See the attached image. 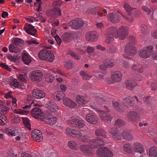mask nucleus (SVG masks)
<instances>
[{
	"instance_id": "obj_1",
	"label": "nucleus",
	"mask_w": 157,
	"mask_h": 157,
	"mask_svg": "<svg viewBox=\"0 0 157 157\" xmlns=\"http://www.w3.org/2000/svg\"><path fill=\"white\" fill-rule=\"evenodd\" d=\"M12 42L14 44H10L9 47V50L11 52L19 53L21 51V49L19 47L22 46L23 45V41L20 38H14Z\"/></svg>"
},
{
	"instance_id": "obj_2",
	"label": "nucleus",
	"mask_w": 157,
	"mask_h": 157,
	"mask_svg": "<svg viewBox=\"0 0 157 157\" xmlns=\"http://www.w3.org/2000/svg\"><path fill=\"white\" fill-rule=\"evenodd\" d=\"M124 51L125 53L123 54V56L128 59L131 58V57L134 56L137 52L135 47L131 43H129L126 45Z\"/></svg>"
},
{
	"instance_id": "obj_3",
	"label": "nucleus",
	"mask_w": 157,
	"mask_h": 157,
	"mask_svg": "<svg viewBox=\"0 0 157 157\" xmlns=\"http://www.w3.org/2000/svg\"><path fill=\"white\" fill-rule=\"evenodd\" d=\"M67 122L70 125L78 128H83L85 126L84 121L80 119L78 117L75 116L71 117L67 121Z\"/></svg>"
},
{
	"instance_id": "obj_4",
	"label": "nucleus",
	"mask_w": 157,
	"mask_h": 157,
	"mask_svg": "<svg viewBox=\"0 0 157 157\" xmlns=\"http://www.w3.org/2000/svg\"><path fill=\"white\" fill-rule=\"evenodd\" d=\"M39 57L41 59L52 62L54 59V56L52 52L50 51L43 50L38 54Z\"/></svg>"
},
{
	"instance_id": "obj_5",
	"label": "nucleus",
	"mask_w": 157,
	"mask_h": 157,
	"mask_svg": "<svg viewBox=\"0 0 157 157\" xmlns=\"http://www.w3.org/2000/svg\"><path fill=\"white\" fill-rule=\"evenodd\" d=\"M129 30L127 26H122L120 27L117 30V33L113 34L116 38H118L120 40L124 39L128 33Z\"/></svg>"
},
{
	"instance_id": "obj_6",
	"label": "nucleus",
	"mask_w": 157,
	"mask_h": 157,
	"mask_svg": "<svg viewBox=\"0 0 157 157\" xmlns=\"http://www.w3.org/2000/svg\"><path fill=\"white\" fill-rule=\"evenodd\" d=\"M94 109L95 111L99 113V116L102 121L106 122L111 121L112 117L109 114L97 108H94Z\"/></svg>"
},
{
	"instance_id": "obj_7",
	"label": "nucleus",
	"mask_w": 157,
	"mask_h": 157,
	"mask_svg": "<svg viewBox=\"0 0 157 157\" xmlns=\"http://www.w3.org/2000/svg\"><path fill=\"white\" fill-rule=\"evenodd\" d=\"M122 76V74L120 71H117L113 72L111 75L112 80L108 81L109 83L111 84L119 82L121 80Z\"/></svg>"
},
{
	"instance_id": "obj_8",
	"label": "nucleus",
	"mask_w": 157,
	"mask_h": 157,
	"mask_svg": "<svg viewBox=\"0 0 157 157\" xmlns=\"http://www.w3.org/2000/svg\"><path fill=\"white\" fill-rule=\"evenodd\" d=\"M99 35L95 31H91L87 32L86 34V39L88 41L94 42L97 41Z\"/></svg>"
},
{
	"instance_id": "obj_9",
	"label": "nucleus",
	"mask_w": 157,
	"mask_h": 157,
	"mask_svg": "<svg viewBox=\"0 0 157 157\" xmlns=\"http://www.w3.org/2000/svg\"><path fill=\"white\" fill-rule=\"evenodd\" d=\"M32 115L34 117L39 119H44V116L41 110L39 108H33L30 111Z\"/></svg>"
},
{
	"instance_id": "obj_10",
	"label": "nucleus",
	"mask_w": 157,
	"mask_h": 157,
	"mask_svg": "<svg viewBox=\"0 0 157 157\" xmlns=\"http://www.w3.org/2000/svg\"><path fill=\"white\" fill-rule=\"evenodd\" d=\"M24 29L26 33L35 37H37V31L35 27L32 25L26 23L24 26Z\"/></svg>"
},
{
	"instance_id": "obj_11",
	"label": "nucleus",
	"mask_w": 157,
	"mask_h": 157,
	"mask_svg": "<svg viewBox=\"0 0 157 157\" xmlns=\"http://www.w3.org/2000/svg\"><path fill=\"white\" fill-rule=\"evenodd\" d=\"M105 142L102 139L99 138L92 139L90 142V147L92 149H94L98 146L103 145Z\"/></svg>"
},
{
	"instance_id": "obj_12",
	"label": "nucleus",
	"mask_w": 157,
	"mask_h": 157,
	"mask_svg": "<svg viewBox=\"0 0 157 157\" xmlns=\"http://www.w3.org/2000/svg\"><path fill=\"white\" fill-rule=\"evenodd\" d=\"M67 134L69 136L75 138L81 137L82 133L77 129H72L69 128H67L66 130Z\"/></svg>"
},
{
	"instance_id": "obj_13",
	"label": "nucleus",
	"mask_w": 157,
	"mask_h": 157,
	"mask_svg": "<svg viewBox=\"0 0 157 157\" xmlns=\"http://www.w3.org/2000/svg\"><path fill=\"white\" fill-rule=\"evenodd\" d=\"M83 22L80 19L72 20L68 23V25L73 29H78L81 27Z\"/></svg>"
},
{
	"instance_id": "obj_14",
	"label": "nucleus",
	"mask_w": 157,
	"mask_h": 157,
	"mask_svg": "<svg viewBox=\"0 0 157 157\" xmlns=\"http://www.w3.org/2000/svg\"><path fill=\"white\" fill-rule=\"evenodd\" d=\"M32 137L34 140L37 142H40L42 140L43 136L42 133L38 130L34 129L32 133Z\"/></svg>"
},
{
	"instance_id": "obj_15",
	"label": "nucleus",
	"mask_w": 157,
	"mask_h": 157,
	"mask_svg": "<svg viewBox=\"0 0 157 157\" xmlns=\"http://www.w3.org/2000/svg\"><path fill=\"white\" fill-rule=\"evenodd\" d=\"M122 103L125 107L130 108L134 105L135 102L133 98L130 96H128L123 100Z\"/></svg>"
},
{
	"instance_id": "obj_16",
	"label": "nucleus",
	"mask_w": 157,
	"mask_h": 157,
	"mask_svg": "<svg viewBox=\"0 0 157 157\" xmlns=\"http://www.w3.org/2000/svg\"><path fill=\"white\" fill-rule=\"evenodd\" d=\"M86 121L89 123L95 124L98 122V118L96 115L93 113H88L86 116Z\"/></svg>"
},
{
	"instance_id": "obj_17",
	"label": "nucleus",
	"mask_w": 157,
	"mask_h": 157,
	"mask_svg": "<svg viewBox=\"0 0 157 157\" xmlns=\"http://www.w3.org/2000/svg\"><path fill=\"white\" fill-rule=\"evenodd\" d=\"M43 76L41 72L38 71H33L31 72L30 76V79L33 81H39Z\"/></svg>"
},
{
	"instance_id": "obj_18",
	"label": "nucleus",
	"mask_w": 157,
	"mask_h": 157,
	"mask_svg": "<svg viewBox=\"0 0 157 157\" xmlns=\"http://www.w3.org/2000/svg\"><path fill=\"white\" fill-rule=\"evenodd\" d=\"M127 117L128 121L132 122H136L138 119L137 113L134 111L128 112L127 115Z\"/></svg>"
},
{
	"instance_id": "obj_19",
	"label": "nucleus",
	"mask_w": 157,
	"mask_h": 157,
	"mask_svg": "<svg viewBox=\"0 0 157 157\" xmlns=\"http://www.w3.org/2000/svg\"><path fill=\"white\" fill-rule=\"evenodd\" d=\"M47 117L45 118L46 122L50 124H55L57 121V118L53 117L52 113L50 112H48L47 113Z\"/></svg>"
},
{
	"instance_id": "obj_20",
	"label": "nucleus",
	"mask_w": 157,
	"mask_h": 157,
	"mask_svg": "<svg viewBox=\"0 0 157 157\" xmlns=\"http://www.w3.org/2000/svg\"><path fill=\"white\" fill-rule=\"evenodd\" d=\"M108 18L113 23H117L120 20V16L117 13H111L108 14Z\"/></svg>"
},
{
	"instance_id": "obj_21",
	"label": "nucleus",
	"mask_w": 157,
	"mask_h": 157,
	"mask_svg": "<svg viewBox=\"0 0 157 157\" xmlns=\"http://www.w3.org/2000/svg\"><path fill=\"white\" fill-rule=\"evenodd\" d=\"M32 93L33 96L37 99L43 98L45 96V94L43 91L38 89L34 90Z\"/></svg>"
},
{
	"instance_id": "obj_22",
	"label": "nucleus",
	"mask_w": 157,
	"mask_h": 157,
	"mask_svg": "<svg viewBox=\"0 0 157 157\" xmlns=\"http://www.w3.org/2000/svg\"><path fill=\"white\" fill-rule=\"evenodd\" d=\"M63 103L67 107L71 108H74L77 105L76 103L67 98L63 99Z\"/></svg>"
},
{
	"instance_id": "obj_23",
	"label": "nucleus",
	"mask_w": 157,
	"mask_h": 157,
	"mask_svg": "<svg viewBox=\"0 0 157 157\" xmlns=\"http://www.w3.org/2000/svg\"><path fill=\"white\" fill-rule=\"evenodd\" d=\"M114 66V60L112 59L106 60L103 65H101L99 68L101 69H106L107 68L112 67Z\"/></svg>"
},
{
	"instance_id": "obj_24",
	"label": "nucleus",
	"mask_w": 157,
	"mask_h": 157,
	"mask_svg": "<svg viewBox=\"0 0 157 157\" xmlns=\"http://www.w3.org/2000/svg\"><path fill=\"white\" fill-rule=\"evenodd\" d=\"M46 106L48 109L54 112L57 111L58 109L56 104L51 101H48L46 105Z\"/></svg>"
},
{
	"instance_id": "obj_25",
	"label": "nucleus",
	"mask_w": 157,
	"mask_h": 157,
	"mask_svg": "<svg viewBox=\"0 0 157 157\" xmlns=\"http://www.w3.org/2000/svg\"><path fill=\"white\" fill-rule=\"evenodd\" d=\"M133 150L136 152L142 154L144 151L143 146L139 143H135L134 144Z\"/></svg>"
},
{
	"instance_id": "obj_26",
	"label": "nucleus",
	"mask_w": 157,
	"mask_h": 157,
	"mask_svg": "<svg viewBox=\"0 0 157 157\" xmlns=\"http://www.w3.org/2000/svg\"><path fill=\"white\" fill-rule=\"evenodd\" d=\"M121 135L123 138L128 140H132L133 139V135L131 133L130 130H124L122 131Z\"/></svg>"
},
{
	"instance_id": "obj_27",
	"label": "nucleus",
	"mask_w": 157,
	"mask_h": 157,
	"mask_svg": "<svg viewBox=\"0 0 157 157\" xmlns=\"http://www.w3.org/2000/svg\"><path fill=\"white\" fill-rule=\"evenodd\" d=\"M80 151L83 153L88 155H90L92 153L91 149L90 147V145H82L80 146L79 147Z\"/></svg>"
},
{
	"instance_id": "obj_28",
	"label": "nucleus",
	"mask_w": 157,
	"mask_h": 157,
	"mask_svg": "<svg viewBox=\"0 0 157 157\" xmlns=\"http://www.w3.org/2000/svg\"><path fill=\"white\" fill-rule=\"evenodd\" d=\"M9 83L11 87L13 89L21 88L20 84L17 79H11L10 80Z\"/></svg>"
},
{
	"instance_id": "obj_29",
	"label": "nucleus",
	"mask_w": 157,
	"mask_h": 157,
	"mask_svg": "<svg viewBox=\"0 0 157 157\" xmlns=\"http://www.w3.org/2000/svg\"><path fill=\"white\" fill-rule=\"evenodd\" d=\"M77 102L81 105H84L87 103L88 100L86 96L78 95L76 97Z\"/></svg>"
},
{
	"instance_id": "obj_30",
	"label": "nucleus",
	"mask_w": 157,
	"mask_h": 157,
	"mask_svg": "<svg viewBox=\"0 0 157 157\" xmlns=\"http://www.w3.org/2000/svg\"><path fill=\"white\" fill-rule=\"evenodd\" d=\"M53 5L54 10L52 12V14L55 17H57L59 15V1H54Z\"/></svg>"
},
{
	"instance_id": "obj_31",
	"label": "nucleus",
	"mask_w": 157,
	"mask_h": 157,
	"mask_svg": "<svg viewBox=\"0 0 157 157\" xmlns=\"http://www.w3.org/2000/svg\"><path fill=\"white\" fill-rule=\"evenodd\" d=\"M139 55L143 58L147 59L149 58L151 56L150 52L147 51L146 49H141L139 53Z\"/></svg>"
},
{
	"instance_id": "obj_32",
	"label": "nucleus",
	"mask_w": 157,
	"mask_h": 157,
	"mask_svg": "<svg viewBox=\"0 0 157 157\" xmlns=\"http://www.w3.org/2000/svg\"><path fill=\"white\" fill-rule=\"evenodd\" d=\"M8 134L10 136H14L18 132V130L14 126H11L8 128Z\"/></svg>"
},
{
	"instance_id": "obj_33",
	"label": "nucleus",
	"mask_w": 157,
	"mask_h": 157,
	"mask_svg": "<svg viewBox=\"0 0 157 157\" xmlns=\"http://www.w3.org/2000/svg\"><path fill=\"white\" fill-rule=\"evenodd\" d=\"M95 134L97 136H101L104 138H107V135L105 130L100 128L96 129L95 132Z\"/></svg>"
},
{
	"instance_id": "obj_34",
	"label": "nucleus",
	"mask_w": 157,
	"mask_h": 157,
	"mask_svg": "<svg viewBox=\"0 0 157 157\" xmlns=\"http://www.w3.org/2000/svg\"><path fill=\"white\" fill-rule=\"evenodd\" d=\"M22 59L24 63L26 65H29L32 60L31 56L29 54L26 53L23 54Z\"/></svg>"
},
{
	"instance_id": "obj_35",
	"label": "nucleus",
	"mask_w": 157,
	"mask_h": 157,
	"mask_svg": "<svg viewBox=\"0 0 157 157\" xmlns=\"http://www.w3.org/2000/svg\"><path fill=\"white\" fill-rule=\"evenodd\" d=\"M126 86L129 90L132 89L134 87L137 85L136 82L130 80H128L125 82Z\"/></svg>"
},
{
	"instance_id": "obj_36",
	"label": "nucleus",
	"mask_w": 157,
	"mask_h": 157,
	"mask_svg": "<svg viewBox=\"0 0 157 157\" xmlns=\"http://www.w3.org/2000/svg\"><path fill=\"white\" fill-rule=\"evenodd\" d=\"M69 147L71 149L75 151L78 150V146L76 142L73 140H70L68 142Z\"/></svg>"
},
{
	"instance_id": "obj_37",
	"label": "nucleus",
	"mask_w": 157,
	"mask_h": 157,
	"mask_svg": "<svg viewBox=\"0 0 157 157\" xmlns=\"http://www.w3.org/2000/svg\"><path fill=\"white\" fill-rule=\"evenodd\" d=\"M149 154L150 156L151 157H156L157 156V147H150Z\"/></svg>"
},
{
	"instance_id": "obj_38",
	"label": "nucleus",
	"mask_w": 157,
	"mask_h": 157,
	"mask_svg": "<svg viewBox=\"0 0 157 157\" xmlns=\"http://www.w3.org/2000/svg\"><path fill=\"white\" fill-rule=\"evenodd\" d=\"M22 70H20V73L19 74H17V76L18 79L23 81L25 82L26 81V79L25 78V76L26 74V71L23 72Z\"/></svg>"
},
{
	"instance_id": "obj_39",
	"label": "nucleus",
	"mask_w": 157,
	"mask_h": 157,
	"mask_svg": "<svg viewBox=\"0 0 157 157\" xmlns=\"http://www.w3.org/2000/svg\"><path fill=\"white\" fill-rule=\"evenodd\" d=\"M72 34L69 33H64L62 35V40L65 42H67L70 40L72 38Z\"/></svg>"
},
{
	"instance_id": "obj_40",
	"label": "nucleus",
	"mask_w": 157,
	"mask_h": 157,
	"mask_svg": "<svg viewBox=\"0 0 157 157\" xmlns=\"http://www.w3.org/2000/svg\"><path fill=\"white\" fill-rule=\"evenodd\" d=\"M80 74L84 80H88L92 77V75H89L86 71H81Z\"/></svg>"
},
{
	"instance_id": "obj_41",
	"label": "nucleus",
	"mask_w": 157,
	"mask_h": 157,
	"mask_svg": "<svg viewBox=\"0 0 157 157\" xmlns=\"http://www.w3.org/2000/svg\"><path fill=\"white\" fill-rule=\"evenodd\" d=\"M123 149L128 153H130L132 152V147L130 144H125L123 145Z\"/></svg>"
},
{
	"instance_id": "obj_42",
	"label": "nucleus",
	"mask_w": 157,
	"mask_h": 157,
	"mask_svg": "<svg viewBox=\"0 0 157 157\" xmlns=\"http://www.w3.org/2000/svg\"><path fill=\"white\" fill-rule=\"evenodd\" d=\"M18 54L16 53V54L12 55L11 54H8L6 56V58L10 61L14 62L18 60Z\"/></svg>"
},
{
	"instance_id": "obj_43",
	"label": "nucleus",
	"mask_w": 157,
	"mask_h": 157,
	"mask_svg": "<svg viewBox=\"0 0 157 157\" xmlns=\"http://www.w3.org/2000/svg\"><path fill=\"white\" fill-rule=\"evenodd\" d=\"M117 30L115 27H111L108 28L107 30V33L108 35L113 36V34L117 33Z\"/></svg>"
},
{
	"instance_id": "obj_44",
	"label": "nucleus",
	"mask_w": 157,
	"mask_h": 157,
	"mask_svg": "<svg viewBox=\"0 0 157 157\" xmlns=\"http://www.w3.org/2000/svg\"><path fill=\"white\" fill-rule=\"evenodd\" d=\"M67 53L68 54L70 55L74 59L78 60L80 59L81 57L80 56L78 53H75L72 50H69Z\"/></svg>"
},
{
	"instance_id": "obj_45",
	"label": "nucleus",
	"mask_w": 157,
	"mask_h": 157,
	"mask_svg": "<svg viewBox=\"0 0 157 157\" xmlns=\"http://www.w3.org/2000/svg\"><path fill=\"white\" fill-rule=\"evenodd\" d=\"M104 149H105V147H103L98 148L96 152V155L99 157H104V155L103 154V151L105 150Z\"/></svg>"
},
{
	"instance_id": "obj_46",
	"label": "nucleus",
	"mask_w": 157,
	"mask_h": 157,
	"mask_svg": "<svg viewBox=\"0 0 157 157\" xmlns=\"http://www.w3.org/2000/svg\"><path fill=\"white\" fill-rule=\"evenodd\" d=\"M113 106H114V108L119 112H122L124 110V109L122 106L119 104V103L117 102H116L114 103Z\"/></svg>"
},
{
	"instance_id": "obj_47",
	"label": "nucleus",
	"mask_w": 157,
	"mask_h": 157,
	"mask_svg": "<svg viewBox=\"0 0 157 157\" xmlns=\"http://www.w3.org/2000/svg\"><path fill=\"white\" fill-rule=\"evenodd\" d=\"M22 120L24 124L29 129H30V124L29 122V120L27 117H22Z\"/></svg>"
},
{
	"instance_id": "obj_48",
	"label": "nucleus",
	"mask_w": 157,
	"mask_h": 157,
	"mask_svg": "<svg viewBox=\"0 0 157 157\" xmlns=\"http://www.w3.org/2000/svg\"><path fill=\"white\" fill-rule=\"evenodd\" d=\"M132 69L139 73H141L142 71L143 67L142 65H134L132 67Z\"/></svg>"
},
{
	"instance_id": "obj_49",
	"label": "nucleus",
	"mask_w": 157,
	"mask_h": 157,
	"mask_svg": "<svg viewBox=\"0 0 157 157\" xmlns=\"http://www.w3.org/2000/svg\"><path fill=\"white\" fill-rule=\"evenodd\" d=\"M10 108L6 106L3 105L0 108V113L3 114H6L9 110Z\"/></svg>"
},
{
	"instance_id": "obj_50",
	"label": "nucleus",
	"mask_w": 157,
	"mask_h": 157,
	"mask_svg": "<svg viewBox=\"0 0 157 157\" xmlns=\"http://www.w3.org/2000/svg\"><path fill=\"white\" fill-rule=\"evenodd\" d=\"M8 121V120L7 119L6 117L5 116H1L0 117V125H3Z\"/></svg>"
},
{
	"instance_id": "obj_51",
	"label": "nucleus",
	"mask_w": 157,
	"mask_h": 157,
	"mask_svg": "<svg viewBox=\"0 0 157 157\" xmlns=\"http://www.w3.org/2000/svg\"><path fill=\"white\" fill-rule=\"evenodd\" d=\"M112 137L116 140H120L121 139V136L118 130L112 135Z\"/></svg>"
},
{
	"instance_id": "obj_52",
	"label": "nucleus",
	"mask_w": 157,
	"mask_h": 157,
	"mask_svg": "<svg viewBox=\"0 0 157 157\" xmlns=\"http://www.w3.org/2000/svg\"><path fill=\"white\" fill-rule=\"evenodd\" d=\"M13 112L16 113L24 115L27 114L28 111L27 110H24L21 109H14Z\"/></svg>"
},
{
	"instance_id": "obj_53",
	"label": "nucleus",
	"mask_w": 157,
	"mask_h": 157,
	"mask_svg": "<svg viewBox=\"0 0 157 157\" xmlns=\"http://www.w3.org/2000/svg\"><path fill=\"white\" fill-rule=\"evenodd\" d=\"M55 76H52V75L50 76H49L48 78H47L46 79V81L47 82H53V79L56 78V80H57L58 82H59V78L58 76L56 75L55 76Z\"/></svg>"
},
{
	"instance_id": "obj_54",
	"label": "nucleus",
	"mask_w": 157,
	"mask_h": 157,
	"mask_svg": "<svg viewBox=\"0 0 157 157\" xmlns=\"http://www.w3.org/2000/svg\"><path fill=\"white\" fill-rule=\"evenodd\" d=\"M98 10V8L97 7H94L93 8H90L87 9L86 12L88 13H90L93 14H96V12Z\"/></svg>"
},
{
	"instance_id": "obj_55",
	"label": "nucleus",
	"mask_w": 157,
	"mask_h": 157,
	"mask_svg": "<svg viewBox=\"0 0 157 157\" xmlns=\"http://www.w3.org/2000/svg\"><path fill=\"white\" fill-rule=\"evenodd\" d=\"M124 7L126 11L128 13L129 15H130L131 11L133 9L131 7L128 3H125Z\"/></svg>"
},
{
	"instance_id": "obj_56",
	"label": "nucleus",
	"mask_w": 157,
	"mask_h": 157,
	"mask_svg": "<svg viewBox=\"0 0 157 157\" xmlns=\"http://www.w3.org/2000/svg\"><path fill=\"white\" fill-rule=\"evenodd\" d=\"M32 105L29 104V103H27L24 105H23L22 108L24 109V110H27L28 111L27 112V114L29 112V110L30 109L31 106H32Z\"/></svg>"
},
{
	"instance_id": "obj_57",
	"label": "nucleus",
	"mask_w": 157,
	"mask_h": 157,
	"mask_svg": "<svg viewBox=\"0 0 157 157\" xmlns=\"http://www.w3.org/2000/svg\"><path fill=\"white\" fill-rule=\"evenodd\" d=\"M124 124L123 121L121 119H118L116 121L115 124L117 126H123Z\"/></svg>"
},
{
	"instance_id": "obj_58",
	"label": "nucleus",
	"mask_w": 157,
	"mask_h": 157,
	"mask_svg": "<svg viewBox=\"0 0 157 157\" xmlns=\"http://www.w3.org/2000/svg\"><path fill=\"white\" fill-rule=\"evenodd\" d=\"M27 103L32 105H33V101L32 97L29 95H28L26 98Z\"/></svg>"
},
{
	"instance_id": "obj_59",
	"label": "nucleus",
	"mask_w": 157,
	"mask_h": 157,
	"mask_svg": "<svg viewBox=\"0 0 157 157\" xmlns=\"http://www.w3.org/2000/svg\"><path fill=\"white\" fill-rule=\"evenodd\" d=\"M117 48L115 46L112 47L110 48H109L107 49V51L110 53H114L117 51Z\"/></svg>"
},
{
	"instance_id": "obj_60",
	"label": "nucleus",
	"mask_w": 157,
	"mask_h": 157,
	"mask_svg": "<svg viewBox=\"0 0 157 157\" xmlns=\"http://www.w3.org/2000/svg\"><path fill=\"white\" fill-rule=\"evenodd\" d=\"M107 151L105 155H104V157H113V155L112 152L108 148Z\"/></svg>"
},
{
	"instance_id": "obj_61",
	"label": "nucleus",
	"mask_w": 157,
	"mask_h": 157,
	"mask_svg": "<svg viewBox=\"0 0 157 157\" xmlns=\"http://www.w3.org/2000/svg\"><path fill=\"white\" fill-rule=\"evenodd\" d=\"M51 33L52 36L55 38L57 44L59 45V36L57 35H56V33H53L52 31H51Z\"/></svg>"
},
{
	"instance_id": "obj_62",
	"label": "nucleus",
	"mask_w": 157,
	"mask_h": 157,
	"mask_svg": "<svg viewBox=\"0 0 157 157\" xmlns=\"http://www.w3.org/2000/svg\"><path fill=\"white\" fill-rule=\"evenodd\" d=\"M65 67L68 69H71L73 67L72 63L71 61L67 62L65 65Z\"/></svg>"
},
{
	"instance_id": "obj_63",
	"label": "nucleus",
	"mask_w": 157,
	"mask_h": 157,
	"mask_svg": "<svg viewBox=\"0 0 157 157\" xmlns=\"http://www.w3.org/2000/svg\"><path fill=\"white\" fill-rule=\"evenodd\" d=\"M0 66L1 67L6 69L8 71H11V69L9 67V66L7 64L5 63H3L1 64Z\"/></svg>"
},
{
	"instance_id": "obj_64",
	"label": "nucleus",
	"mask_w": 157,
	"mask_h": 157,
	"mask_svg": "<svg viewBox=\"0 0 157 157\" xmlns=\"http://www.w3.org/2000/svg\"><path fill=\"white\" fill-rule=\"evenodd\" d=\"M94 48L93 47L89 46L86 48V51L88 53H93L94 52Z\"/></svg>"
}]
</instances>
